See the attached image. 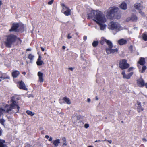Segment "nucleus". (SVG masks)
Returning <instances> with one entry per match:
<instances>
[{
	"label": "nucleus",
	"mask_w": 147,
	"mask_h": 147,
	"mask_svg": "<svg viewBox=\"0 0 147 147\" xmlns=\"http://www.w3.org/2000/svg\"><path fill=\"white\" fill-rule=\"evenodd\" d=\"M104 15L102 12L99 11L92 10L88 14V18L89 19L93 18V20L96 22L97 20H98L101 17H102V20Z\"/></svg>",
	"instance_id": "1"
},
{
	"label": "nucleus",
	"mask_w": 147,
	"mask_h": 147,
	"mask_svg": "<svg viewBox=\"0 0 147 147\" xmlns=\"http://www.w3.org/2000/svg\"><path fill=\"white\" fill-rule=\"evenodd\" d=\"M118 8L116 7H113L109 8L106 13V17L109 19H111L118 11Z\"/></svg>",
	"instance_id": "2"
},
{
	"label": "nucleus",
	"mask_w": 147,
	"mask_h": 147,
	"mask_svg": "<svg viewBox=\"0 0 147 147\" xmlns=\"http://www.w3.org/2000/svg\"><path fill=\"white\" fill-rule=\"evenodd\" d=\"M106 43L108 45V47L106 49V53L107 54L111 53H117L118 51L117 48L112 49L113 45L112 42L109 40H106Z\"/></svg>",
	"instance_id": "3"
},
{
	"label": "nucleus",
	"mask_w": 147,
	"mask_h": 147,
	"mask_svg": "<svg viewBox=\"0 0 147 147\" xmlns=\"http://www.w3.org/2000/svg\"><path fill=\"white\" fill-rule=\"evenodd\" d=\"M108 28L112 30L115 29L117 32L123 29V28L119 24L114 22H112L109 24Z\"/></svg>",
	"instance_id": "4"
},
{
	"label": "nucleus",
	"mask_w": 147,
	"mask_h": 147,
	"mask_svg": "<svg viewBox=\"0 0 147 147\" xmlns=\"http://www.w3.org/2000/svg\"><path fill=\"white\" fill-rule=\"evenodd\" d=\"M16 38V36L13 35H10L8 36L6 41L5 42L6 46L7 47H11L12 44L15 42Z\"/></svg>",
	"instance_id": "5"
},
{
	"label": "nucleus",
	"mask_w": 147,
	"mask_h": 147,
	"mask_svg": "<svg viewBox=\"0 0 147 147\" xmlns=\"http://www.w3.org/2000/svg\"><path fill=\"white\" fill-rule=\"evenodd\" d=\"M103 19L102 20V17L99 18L98 20L96 21V22L99 25L100 27V29L103 30H104L106 28V25L104 24L106 21L105 15H104Z\"/></svg>",
	"instance_id": "6"
},
{
	"label": "nucleus",
	"mask_w": 147,
	"mask_h": 147,
	"mask_svg": "<svg viewBox=\"0 0 147 147\" xmlns=\"http://www.w3.org/2000/svg\"><path fill=\"white\" fill-rule=\"evenodd\" d=\"M25 27L24 24L20 23H14L13 24L12 26L11 29L9 30L10 31H14L15 32H18V28L19 27L21 29H24Z\"/></svg>",
	"instance_id": "7"
},
{
	"label": "nucleus",
	"mask_w": 147,
	"mask_h": 147,
	"mask_svg": "<svg viewBox=\"0 0 147 147\" xmlns=\"http://www.w3.org/2000/svg\"><path fill=\"white\" fill-rule=\"evenodd\" d=\"M129 67V65L127 63V60L125 59H123L120 61L119 63V67L122 70L126 69Z\"/></svg>",
	"instance_id": "8"
},
{
	"label": "nucleus",
	"mask_w": 147,
	"mask_h": 147,
	"mask_svg": "<svg viewBox=\"0 0 147 147\" xmlns=\"http://www.w3.org/2000/svg\"><path fill=\"white\" fill-rule=\"evenodd\" d=\"M143 3L141 1L139 3H136L134 5L135 8L137 10H141L144 8V7L143 6Z\"/></svg>",
	"instance_id": "9"
},
{
	"label": "nucleus",
	"mask_w": 147,
	"mask_h": 147,
	"mask_svg": "<svg viewBox=\"0 0 147 147\" xmlns=\"http://www.w3.org/2000/svg\"><path fill=\"white\" fill-rule=\"evenodd\" d=\"M133 74V72H131L128 74L127 75H126L125 71H123L122 73V74L123 76V78H124L127 79H129L130 77Z\"/></svg>",
	"instance_id": "10"
},
{
	"label": "nucleus",
	"mask_w": 147,
	"mask_h": 147,
	"mask_svg": "<svg viewBox=\"0 0 147 147\" xmlns=\"http://www.w3.org/2000/svg\"><path fill=\"white\" fill-rule=\"evenodd\" d=\"M19 88L20 89H22L25 90H28V89L25 86L24 83L22 81H21L20 82Z\"/></svg>",
	"instance_id": "11"
},
{
	"label": "nucleus",
	"mask_w": 147,
	"mask_h": 147,
	"mask_svg": "<svg viewBox=\"0 0 147 147\" xmlns=\"http://www.w3.org/2000/svg\"><path fill=\"white\" fill-rule=\"evenodd\" d=\"M137 82L138 85L140 86H143L144 85V80L141 78H140L137 80Z\"/></svg>",
	"instance_id": "12"
},
{
	"label": "nucleus",
	"mask_w": 147,
	"mask_h": 147,
	"mask_svg": "<svg viewBox=\"0 0 147 147\" xmlns=\"http://www.w3.org/2000/svg\"><path fill=\"white\" fill-rule=\"evenodd\" d=\"M41 57L40 55H39L36 63L38 65L41 66L42 65L44 64L43 61L41 60Z\"/></svg>",
	"instance_id": "13"
},
{
	"label": "nucleus",
	"mask_w": 147,
	"mask_h": 147,
	"mask_svg": "<svg viewBox=\"0 0 147 147\" xmlns=\"http://www.w3.org/2000/svg\"><path fill=\"white\" fill-rule=\"evenodd\" d=\"M43 74L40 71L38 72V73L39 80L41 82H42L43 81Z\"/></svg>",
	"instance_id": "14"
},
{
	"label": "nucleus",
	"mask_w": 147,
	"mask_h": 147,
	"mask_svg": "<svg viewBox=\"0 0 147 147\" xmlns=\"http://www.w3.org/2000/svg\"><path fill=\"white\" fill-rule=\"evenodd\" d=\"M60 140L59 139H57L56 140H54L52 142L55 147H57L60 143Z\"/></svg>",
	"instance_id": "15"
},
{
	"label": "nucleus",
	"mask_w": 147,
	"mask_h": 147,
	"mask_svg": "<svg viewBox=\"0 0 147 147\" xmlns=\"http://www.w3.org/2000/svg\"><path fill=\"white\" fill-rule=\"evenodd\" d=\"M127 40L123 38L117 41L118 43L120 45H123L126 43Z\"/></svg>",
	"instance_id": "16"
},
{
	"label": "nucleus",
	"mask_w": 147,
	"mask_h": 147,
	"mask_svg": "<svg viewBox=\"0 0 147 147\" xmlns=\"http://www.w3.org/2000/svg\"><path fill=\"white\" fill-rule=\"evenodd\" d=\"M71 12V10L68 8L65 9H64L63 11L62 12L64 13L65 15L68 16L70 15Z\"/></svg>",
	"instance_id": "17"
},
{
	"label": "nucleus",
	"mask_w": 147,
	"mask_h": 147,
	"mask_svg": "<svg viewBox=\"0 0 147 147\" xmlns=\"http://www.w3.org/2000/svg\"><path fill=\"white\" fill-rule=\"evenodd\" d=\"M137 105H138V112H140L141 111H143L144 110V109L142 107L141 105L140 102H137Z\"/></svg>",
	"instance_id": "18"
},
{
	"label": "nucleus",
	"mask_w": 147,
	"mask_h": 147,
	"mask_svg": "<svg viewBox=\"0 0 147 147\" xmlns=\"http://www.w3.org/2000/svg\"><path fill=\"white\" fill-rule=\"evenodd\" d=\"M20 74L19 72L17 70H15L13 71L12 74L13 77L14 78L17 77Z\"/></svg>",
	"instance_id": "19"
},
{
	"label": "nucleus",
	"mask_w": 147,
	"mask_h": 147,
	"mask_svg": "<svg viewBox=\"0 0 147 147\" xmlns=\"http://www.w3.org/2000/svg\"><path fill=\"white\" fill-rule=\"evenodd\" d=\"M5 142L4 140L0 139V147H7Z\"/></svg>",
	"instance_id": "20"
},
{
	"label": "nucleus",
	"mask_w": 147,
	"mask_h": 147,
	"mask_svg": "<svg viewBox=\"0 0 147 147\" xmlns=\"http://www.w3.org/2000/svg\"><path fill=\"white\" fill-rule=\"evenodd\" d=\"M120 7L123 9L126 10L127 8V5L125 2H123L120 5Z\"/></svg>",
	"instance_id": "21"
},
{
	"label": "nucleus",
	"mask_w": 147,
	"mask_h": 147,
	"mask_svg": "<svg viewBox=\"0 0 147 147\" xmlns=\"http://www.w3.org/2000/svg\"><path fill=\"white\" fill-rule=\"evenodd\" d=\"M138 63L142 65H143L145 63V60L144 58L142 57L140 58Z\"/></svg>",
	"instance_id": "22"
},
{
	"label": "nucleus",
	"mask_w": 147,
	"mask_h": 147,
	"mask_svg": "<svg viewBox=\"0 0 147 147\" xmlns=\"http://www.w3.org/2000/svg\"><path fill=\"white\" fill-rule=\"evenodd\" d=\"M63 100L67 104L70 105L71 104V102L69 98L67 97H65L63 98Z\"/></svg>",
	"instance_id": "23"
},
{
	"label": "nucleus",
	"mask_w": 147,
	"mask_h": 147,
	"mask_svg": "<svg viewBox=\"0 0 147 147\" xmlns=\"http://www.w3.org/2000/svg\"><path fill=\"white\" fill-rule=\"evenodd\" d=\"M138 18L137 16L135 15H133L131 16L130 19L132 21L135 22L137 20Z\"/></svg>",
	"instance_id": "24"
},
{
	"label": "nucleus",
	"mask_w": 147,
	"mask_h": 147,
	"mask_svg": "<svg viewBox=\"0 0 147 147\" xmlns=\"http://www.w3.org/2000/svg\"><path fill=\"white\" fill-rule=\"evenodd\" d=\"M146 68V67L145 66H143L142 67V69L140 70V69H139V71L141 73H143L144 72Z\"/></svg>",
	"instance_id": "25"
},
{
	"label": "nucleus",
	"mask_w": 147,
	"mask_h": 147,
	"mask_svg": "<svg viewBox=\"0 0 147 147\" xmlns=\"http://www.w3.org/2000/svg\"><path fill=\"white\" fill-rule=\"evenodd\" d=\"M107 40L105 39L104 37H102L101 38V39L100 42V43L101 45H103L104 43L105 42H106V40Z\"/></svg>",
	"instance_id": "26"
},
{
	"label": "nucleus",
	"mask_w": 147,
	"mask_h": 147,
	"mask_svg": "<svg viewBox=\"0 0 147 147\" xmlns=\"http://www.w3.org/2000/svg\"><path fill=\"white\" fill-rule=\"evenodd\" d=\"M26 113L28 115H30L31 116H33L34 115V113H33L31 111H26Z\"/></svg>",
	"instance_id": "27"
},
{
	"label": "nucleus",
	"mask_w": 147,
	"mask_h": 147,
	"mask_svg": "<svg viewBox=\"0 0 147 147\" xmlns=\"http://www.w3.org/2000/svg\"><path fill=\"white\" fill-rule=\"evenodd\" d=\"M142 38L144 40L147 41V35L146 34H143L142 35Z\"/></svg>",
	"instance_id": "28"
},
{
	"label": "nucleus",
	"mask_w": 147,
	"mask_h": 147,
	"mask_svg": "<svg viewBox=\"0 0 147 147\" xmlns=\"http://www.w3.org/2000/svg\"><path fill=\"white\" fill-rule=\"evenodd\" d=\"M98 42L96 41H94L93 42L92 45L94 47H96L97 46L98 44Z\"/></svg>",
	"instance_id": "29"
},
{
	"label": "nucleus",
	"mask_w": 147,
	"mask_h": 147,
	"mask_svg": "<svg viewBox=\"0 0 147 147\" xmlns=\"http://www.w3.org/2000/svg\"><path fill=\"white\" fill-rule=\"evenodd\" d=\"M34 56L31 54H30L28 55V58L30 60H32L34 58Z\"/></svg>",
	"instance_id": "30"
},
{
	"label": "nucleus",
	"mask_w": 147,
	"mask_h": 147,
	"mask_svg": "<svg viewBox=\"0 0 147 147\" xmlns=\"http://www.w3.org/2000/svg\"><path fill=\"white\" fill-rule=\"evenodd\" d=\"M62 6L64 7V8H63L62 10V12H63L64 10V9H66L68 8L65 6V5L64 4H62Z\"/></svg>",
	"instance_id": "31"
},
{
	"label": "nucleus",
	"mask_w": 147,
	"mask_h": 147,
	"mask_svg": "<svg viewBox=\"0 0 147 147\" xmlns=\"http://www.w3.org/2000/svg\"><path fill=\"white\" fill-rule=\"evenodd\" d=\"M139 13L143 16L144 17L145 16V14L144 12L142 11L141 10L139 11Z\"/></svg>",
	"instance_id": "32"
},
{
	"label": "nucleus",
	"mask_w": 147,
	"mask_h": 147,
	"mask_svg": "<svg viewBox=\"0 0 147 147\" xmlns=\"http://www.w3.org/2000/svg\"><path fill=\"white\" fill-rule=\"evenodd\" d=\"M5 122V120L3 119H0V123L2 125H4V122Z\"/></svg>",
	"instance_id": "33"
},
{
	"label": "nucleus",
	"mask_w": 147,
	"mask_h": 147,
	"mask_svg": "<svg viewBox=\"0 0 147 147\" xmlns=\"http://www.w3.org/2000/svg\"><path fill=\"white\" fill-rule=\"evenodd\" d=\"M134 69V68L133 67H131L129 68L127 70V72H130L133 70Z\"/></svg>",
	"instance_id": "34"
},
{
	"label": "nucleus",
	"mask_w": 147,
	"mask_h": 147,
	"mask_svg": "<svg viewBox=\"0 0 147 147\" xmlns=\"http://www.w3.org/2000/svg\"><path fill=\"white\" fill-rule=\"evenodd\" d=\"M53 1L54 0H51V1L48 2V4L49 5H51L53 3Z\"/></svg>",
	"instance_id": "35"
},
{
	"label": "nucleus",
	"mask_w": 147,
	"mask_h": 147,
	"mask_svg": "<svg viewBox=\"0 0 147 147\" xmlns=\"http://www.w3.org/2000/svg\"><path fill=\"white\" fill-rule=\"evenodd\" d=\"M115 15L116 16V18L117 19H119L121 18V15L119 13V14L118 15H117L116 14Z\"/></svg>",
	"instance_id": "36"
},
{
	"label": "nucleus",
	"mask_w": 147,
	"mask_h": 147,
	"mask_svg": "<svg viewBox=\"0 0 147 147\" xmlns=\"http://www.w3.org/2000/svg\"><path fill=\"white\" fill-rule=\"evenodd\" d=\"M9 77L8 76H4L3 77V79H9Z\"/></svg>",
	"instance_id": "37"
},
{
	"label": "nucleus",
	"mask_w": 147,
	"mask_h": 147,
	"mask_svg": "<svg viewBox=\"0 0 147 147\" xmlns=\"http://www.w3.org/2000/svg\"><path fill=\"white\" fill-rule=\"evenodd\" d=\"M70 33L68 34L67 38L68 39H70L72 37L71 36H70Z\"/></svg>",
	"instance_id": "38"
},
{
	"label": "nucleus",
	"mask_w": 147,
	"mask_h": 147,
	"mask_svg": "<svg viewBox=\"0 0 147 147\" xmlns=\"http://www.w3.org/2000/svg\"><path fill=\"white\" fill-rule=\"evenodd\" d=\"M62 140H63L64 142H66V139L65 137H63V138H62Z\"/></svg>",
	"instance_id": "39"
},
{
	"label": "nucleus",
	"mask_w": 147,
	"mask_h": 147,
	"mask_svg": "<svg viewBox=\"0 0 147 147\" xmlns=\"http://www.w3.org/2000/svg\"><path fill=\"white\" fill-rule=\"evenodd\" d=\"M84 127L85 128H87L89 127V125L88 124H85L84 125Z\"/></svg>",
	"instance_id": "40"
},
{
	"label": "nucleus",
	"mask_w": 147,
	"mask_h": 147,
	"mask_svg": "<svg viewBox=\"0 0 147 147\" xmlns=\"http://www.w3.org/2000/svg\"><path fill=\"white\" fill-rule=\"evenodd\" d=\"M87 39V37L86 36H84V37H83V40H84V41H85Z\"/></svg>",
	"instance_id": "41"
},
{
	"label": "nucleus",
	"mask_w": 147,
	"mask_h": 147,
	"mask_svg": "<svg viewBox=\"0 0 147 147\" xmlns=\"http://www.w3.org/2000/svg\"><path fill=\"white\" fill-rule=\"evenodd\" d=\"M53 138L52 137H49V141H51L52 140Z\"/></svg>",
	"instance_id": "42"
},
{
	"label": "nucleus",
	"mask_w": 147,
	"mask_h": 147,
	"mask_svg": "<svg viewBox=\"0 0 147 147\" xmlns=\"http://www.w3.org/2000/svg\"><path fill=\"white\" fill-rule=\"evenodd\" d=\"M45 138H46L47 139H49V136L48 135H45Z\"/></svg>",
	"instance_id": "43"
},
{
	"label": "nucleus",
	"mask_w": 147,
	"mask_h": 147,
	"mask_svg": "<svg viewBox=\"0 0 147 147\" xmlns=\"http://www.w3.org/2000/svg\"><path fill=\"white\" fill-rule=\"evenodd\" d=\"M41 49L42 50V51H44V50H45V49H44V48L43 47H41Z\"/></svg>",
	"instance_id": "44"
},
{
	"label": "nucleus",
	"mask_w": 147,
	"mask_h": 147,
	"mask_svg": "<svg viewBox=\"0 0 147 147\" xmlns=\"http://www.w3.org/2000/svg\"><path fill=\"white\" fill-rule=\"evenodd\" d=\"M3 79V76L0 77V82L2 81Z\"/></svg>",
	"instance_id": "45"
},
{
	"label": "nucleus",
	"mask_w": 147,
	"mask_h": 147,
	"mask_svg": "<svg viewBox=\"0 0 147 147\" xmlns=\"http://www.w3.org/2000/svg\"><path fill=\"white\" fill-rule=\"evenodd\" d=\"M142 140L144 142H146L147 141L146 139L144 138H143Z\"/></svg>",
	"instance_id": "46"
},
{
	"label": "nucleus",
	"mask_w": 147,
	"mask_h": 147,
	"mask_svg": "<svg viewBox=\"0 0 147 147\" xmlns=\"http://www.w3.org/2000/svg\"><path fill=\"white\" fill-rule=\"evenodd\" d=\"M69 69L71 70V71H73L74 69V68L72 67H69Z\"/></svg>",
	"instance_id": "47"
},
{
	"label": "nucleus",
	"mask_w": 147,
	"mask_h": 147,
	"mask_svg": "<svg viewBox=\"0 0 147 147\" xmlns=\"http://www.w3.org/2000/svg\"><path fill=\"white\" fill-rule=\"evenodd\" d=\"M31 146L30 144H27L25 147H30Z\"/></svg>",
	"instance_id": "48"
},
{
	"label": "nucleus",
	"mask_w": 147,
	"mask_h": 147,
	"mask_svg": "<svg viewBox=\"0 0 147 147\" xmlns=\"http://www.w3.org/2000/svg\"><path fill=\"white\" fill-rule=\"evenodd\" d=\"M26 51H31V49H29V48H28V49H27Z\"/></svg>",
	"instance_id": "49"
},
{
	"label": "nucleus",
	"mask_w": 147,
	"mask_h": 147,
	"mask_svg": "<svg viewBox=\"0 0 147 147\" xmlns=\"http://www.w3.org/2000/svg\"><path fill=\"white\" fill-rule=\"evenodd\" d=\"M107 141L110 144H111L112 143V140H107Z\"/></svg>",
	"instance_id": "50"
},
{
	"label": "nucleus",
	"mask_w": 147,
	"mask_h": 147,
	"mask_svg": "<svg viewBox=\"0 0 147 147\" xmlns=\"http://www.w3.org/2000/svg\"><path fill=\"white\" fill-rule=\"evenodd\" d=\"M87 101L88 102H90V98H88L87 99Z\"/></svg>",
	"instance_id": "51"
},
{
	"label": "nucleus",
	"mask_w": 147,
	"mask_h": 147,
	"mask_svg": "<svg viewBox=\"0 0 147 147\" xmlns=\"http://www.w3.org/2000/svg\"><path fill=\"white\" fill-rule=\"evenodd\" d=\"M67 145V144L66 143V142H64L63 143V146L64 145L66 146Z\"/></svg>",
	"instance_id": "52"
},
{
	"label": "nucleus",
	"mask_w": 147,
	"mask_h": 147,
	"mask_svg": "<svg viewBox=\"0 0 147 147\" xmlns=\"http://www.w3.org/2000/svg\"><path fill=\"white\" fill-rule=\"evenodd\" d=\"M2 4V3L1 1L0 0V6Z\"/></svg>",
	"instance_id": "53"
},
{
	"label": "nucleus",
	"mask_w": 147,
	"mask_h": 147,
	"mask_svg": "<svg viewBox=\"0 0 147 147\" xmlns=\"http://www.w3.org/2000/svg\"><path fill=\"white\" fill-rule=\"evenodd\" d=\"M65 48H66V47L65 46H64L62 47V49H65Z\"/></svg>",
	"instance_id": "54"
},
{
	"label": "nucleus",
	"mask_w": 147,
	"mask_h": 147,
	"mask_svg": "<svg viewBox=\"0 0 147 147\" xmlns=\"http://www.w3.org/2000/svg\"><path fill=\"white\" fill-rule=\"evenodd\" d=\"M98 100V97L96 96V100Z\"/></svg>",
	"instance_id": "55"
},
{
	"label": "nucleus",
	"mask_w": 147,
	"mask_h": 147,
	"mask_svg": "<svg viewBox=\"0 0 147 147\" xmlns=\"http://www.w3.org/2000/svg\"><path fill=\"white\" fill-rule=\"evenodd\" d=\"M100 141V140H96V141H95V142H99Z\"/></svg>",
	"instance_id": "56"
},
{
	"label": "nucleus",
	"mask_w": 147,
	"mask_h": 147,
	"mask_svg": "<svg viewBox=\"0 0 147 147\" xmlns=\"http://www.w3.org/2000/svg\"><path fill=\"white\" fill-rule=\"evenodd\" d=\"M1 129L0 128V136L1 135Z\"/></svg>",
	"instance_id": "57"
},
{
	"label": "nucleus",
	"mask_w": 147,
	"mask_h": 147,
	"mask_svg": "<svg viewBox=\"0 0 147 147\" xmlns=\"http://www.w3.org/2000/svg\"><path fill=\"white\" fill-rule=\"evenodd\" d=\"M33 97V96L32 95H30L28 97Z\"/></svg>",
	"instance_id": "58"
},
{
	"label": "nucleus",
	"mask_w": 147,
	"mask_h": 147,
	"mask_svg": "<svg viewBox=\"0 0 147 147\" xmlns=\"http://www.w3.org/2000/svg\"><path fill=\"white\" fill-rule=\"evenodd\" d=\"M22 74H23L24 75H25L26 74V73L25 72H24L22 73Z\"/></svg>",
	"instance_id": "59"
},
{
	"label": "nucleus",
	"mask_w": 147,
	"mask_h": 147,
	"mask_svg": "<svg viewBox=\"0 0 147 147\" xmlns=\"http://www.w3.org/2000/svg\"><path fill=\"white\" fill-rule=\"evenodd\" d=\"M145 86H146V87L147 88V83H146L145 84Z\"/></svg>",
	"instance_id": "60"
},
{
	"label": "nucleus",
	"mask_w": 147,
	"mask_h": 147,
	"mask_svg": "<svg viewBox=\"0 0 147 147\" xmlns=\"http://www.w3.org/2000/svg\"><path fill=\"white\" fill-rule=\"evenodd\" d=\"M107 140L106 139H105V140H102V141H107Z\"/></svg>",
	"instance_id": "61"
},
{
	"label": "nucleus",
	"mask_w": 147,
	"mask_h": 147,
	"mask_svg": "<svg viewBox=\"0 0 147 147\" xmlns=\"http://www.w3.org/2000/svg\"><path fill=\"white\" fill-rule=\"evenodd\" d=\"M88 147H93L91 146H88Z\"/></svg>",
	"instance_id": "62"
}]
</instances>
